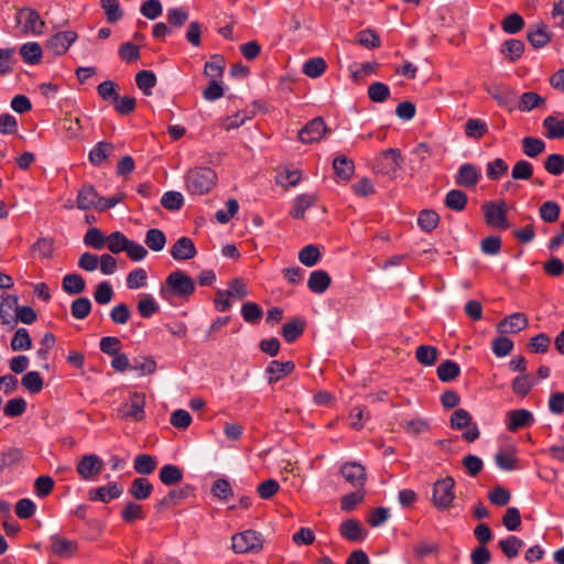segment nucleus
Returning <instances> with one entry per match:
<instances>
[{
    "label": "nucleus",
    "instance_id": "1",
    "mask_svg": "<svg viewBox=\"0 0 564 564\" xmlns=\"http://www.w3.org/2000/svg\"><path fill=\"white\" fill-rule=\"evenodd\" d=\"M194 291L195 284L191 276L176 270L167 275L164 285L160 289V294L165 300H171L174 296L187 299Z\"/></svg>",
    "mask_w": 564,
    "mask_h": 564
},
{
    "label": "nucleus",
    "instance_id": "2",
    "mask_svg": "<svg viewBox=\"0 0 564 564\" xmlns=\"http://www.w3.org/2000/svg\"><path fill=\"white\" fill-rule=\"evenodd\" d=\"M217 183V174L210 167L198 166L191 169L185 176V186L192 195L209 193Z\"/></svg>",
    "mask_w": 564,
    "mask_h": 564
},
{
    "label": "nucleus",
    "instance_id": "3",
    "mask_svg": "<svg viewBox=\"0 0 564 564\" xmlns=\"http://www.w3.org/2000/svg\"><path fill=\"white\" fill-rule=\"evenodd\" d=\"M263 542L261 533L248 529L231 536V549L236 554H254L263 549Z\"/></svg>",
    "mask_w": 564,
    "mask_h": 564
},
{
    "label": "nucleus",
    "instance_id": "4",
    "mask_svg": "<svg viewBox=\"0 0 564 564\" xmlns=\"http://www.w3.org/2000/svg\"><path fill=\"white\" fill-rule=\"evenodd\" d=\"M403 158L398 149H388L382 151L376 160L373 170L377 174L394 177L402 167Z\"/></svg>",
    "mask_w": 564,
    "mask_h": 564
},
{
    "label": "nucleus",
    "instance_id": "5",
    "mask_svg": "<svg viewBox=\"0 0 564 564\" xmlns=\"http://www.w3.org/2000/svg\"><path fill=\"white\" fill-rule=\"evenodd\" d=\"M451 427L458 431L467 429L462 437L468 443L476 441L480 435L477 424L473 423L470 413L465 409H457L453 412L451 416Z\"/></svg>",
    "mask_w": 564,
    "mask_h": 564
},
{
    "label": "nucleus",
    "instance_id": "6",
    "mask_svg": "<svg viewBox=\"0 0 564 564\" xmlns=\"http://www.w3.org/2000/svg\"><path fill=\"white\" fill-rule=\"evenodd\" d=\"M145 394L142 392H132L129 400L119 408V416L122 420L141 422L145 417Z\"/></svg>",
    "mask_w": 564,
    "mask_h": 564
},
{
    "label": "nucleus",
    "instance_id": "7",
    "mask_svg": "<svg viewBox=\"0 0 564 564\" xmlns=\"http://www.w3.org/2000/svg\"><path fill=\"white\" fill-rule=\"evenodd\" d=\"M485 221L488 226L498 229H508L507 205L505 200L486 202L481 206Z\"/></svg>",
    "mask_w": 564,
    "mask_h": 564
},
{
    "label": "nucleus",
    "instance_id": "8",
    "mask_svg": "<svg viewBox=\"0 0 564 564\" xmlns=\"http://www.w3.org/2000/svg\"><path fill=\"white\" fill-rule=\"evenodd\" d=\"M454 479L446 477L437 480L433 488V503L438 509H447L454 500Z\"/></svg>",
    "mask_w": 564,
    "mask_h": 564
},
{
    "label": "nucleus",
    "instance_id": "9",
    "mask_svg": "<svg viewBox=\"0 0 564 564\" xmlns=\"http://www.w3.org/2000/svg\"><path fill=\"white\" fill-rule=\"evenodd\" d=\"M17 22L21 25L23 33L26 34H41L45 28L39 12L30 8H24L18 12Z\"/></svg>",
    "mask_w": 564,
    "mask_h": 564
},
{
    "label": "nucleus",
    "instance_id": "10",
    "mask_svg": "<svg viewBox=\"0 0 564 564\" xmlns=\"http://www.w3.org/2000/svg\"><path fill=\"white\" fill-rule=\"evenodd\" d=\"M327 127L323 118L317 117L306 123L299 131V140L303 143L318 142L327 133Z\"/></svg>",
    "mask_w": 564,
    "mask_h": 564
},
{
    "label": "nucleus",
    "instance_id": "11",
    "mask_svg": "<svg viewBox=\"0 0 564 564\" xmlns=\"http://www.w3.org/2000/svg\"><path fill=\"white\" fill-rule=\"evenodd\" d=\"M76 39L77 34L74 31L58 32L47 41L46 50L56 56L64 55Z\"/></svg>",
    "mask_w": 564,
    "mask_h": 564
},
{
    "label": "nucleus",
    "instance_id": "12",
    "mask_svg": "<svg viewBox=\"0 0 564 564\" xmlns=\"http://www.w3.org/2000/svg\"><path fill=\"white\" fill-rule=\"evenodd\" d=\"M104 467L102 460L95 454L84 455L77 464L76 470L84 480L97 477Z\"/></svg>",
    "mask_w": 564,
    "mask_h": 564
},
{
    "label": "nucleus",
    "instance_id": "13",
    "mask_svg": "<svg viewBox=\"0 0 564 564\" xmlns=\"http://www.w3.org/2000/svg\"><path fill=\"white\" fill-rule=\"evenodd\" d=\"M50 551L58 557L69 558L77 553L78 544L74 540H69L59 534H54L51 536Z\"/></svg>",
    "mask_w": 564,
    "mask_h": 564
},
{
    "label": "nucleus",
    "instance_id": "14",
    "mask_svg": "<svg viewBox=\"0 0 564 564\" xmlns=\"http://www.w3.org/2000/svg\"><path fill=\"white\" fill-rule=\"evenodd\" d=\"M529 325V319L524 313H513L505 317L498 324V330L501 334H517L525 329Z\"/></svg>",
    "mask_w": 564,
    "mask_h": 564
},
{
    "label": "nucleus",
    "instance_id": "15",
    "mask_svg": "<svg viewBox=\"0 0 564 564\" xmlns=\"http://www.w3.org/2000/svg\"><path fill=\"white\" fill-rule=\"evenodd\" d=\"M123 492V488L118 482H109L106 486L90 489L88 498L91 501L109 502L112 499L119 498Z\"/></svg>",
    "mask_w": 564,
    "mask_h": 564
},
{
    "label": "nucleus",
    "instance_id": "16",
    "mask_svg": "<svg viewBox=\"0 0 564 564\" xmlns=\"http://www.w3.org/2000/svg\"><path fill=\"white\" fill-rule=\"evenodd\" d=\"M340 473L350 485L357 488L364 487L367 479L365 467L358 463L344 464Z\"/></svg>",
    "mask_w": 564,
    "mask_h": 564
},
{
    "label": "nucleus",
    "instance_id": "17",
    "mask_svg": "<svg viewBox=\"0 0 564 564\" xmlns=\"http://www.w3.org/2000/svg\"><path fill=\"white\" fill-rule=\"evenodd\" d=\"M173 259L177 261H185L193 259L197 251L193 240L188 237H182L175 241V243L171 247L170 250Z\"/></svg>",
    "mask_w": 564,
    "mask_h": 564
},
{
    "label": "nucleus",
    "instance_id": "18",
    "mask_svg": "<svg viewBox=\"0 0 564 564\" xmlns=\"http://www.w3.org/2000/svg\"><path fill=\"white\" fill-rule=\"evenodd\" d=\"M101 202V196L98 195L96 189L93 186H84L77 196V208L82 210L88 209H97L99 210V205Z\"/></svg>",
    "mask_w": 564,
    "mask_h": 564
},
{
    "label": "nucleus",
    "instance_id": "19",
    "mask_svg": "<svg viewBox=\"0 0 564 564\" xmlns=\"http://www.w3.org/2000/svg\"><path fill=\"white\" fill-rule=\"evenodd\" d=\"M480 171L473 164L460 165L456 175V184L463 187H473L480 180Z\"/></svg>",
    "mask_w": 564,
    "mask_h": 564
},
{
    "label": "nucleus",
    "instance_id": "20",
    "mask_svg": "<svg viewBox=\"0 0 564 564\" xmlns=\"http://www.w3.org/2000/svg\"><path fill=\"white\" fill-rule=\"evenodd\" d=\"M527 39L533 47L541 48L551 41V33L549 28L540 22L529 29Z\"/></svg>",
    "mask_w": 564,
    "mask_h": 564
},
{
    "label": "nucleus",
    "instance_id": "21",
    "mask_svg": "<svg viewBox=\"0 0 564 564\" xmlns=\"http://www.w3.org/2000/svg\"><path fill=\"white\" fill-rule=\"evenodd\" d=\"M191 494L192 488L189 486L173 489L158 502L156 509L159 511H163L173 506H176L184 501Z\"/></svg>",
    "mask_w": 564,
    "mask_h": 564
},
{
    "label": "nucleus",
    "instance_id": "22",
    "mask_svg": "<svg viewBox=\"0 0 564 564\" xmlns=\"http://www.w3.org/2000/svg\"><path fill=\"white\" fill-rule=\"evenodd\" d=\"M339 532L348 541H362L366 532L360 522L355 519H348L340 524Z\"/></svg>",
    "mask_w": 564,
    "mask_h": 564
},
{
    "label": "nucleus",
    "instance_id": "23",
    "mask_svg": "<svg viewBox=\"0 0 564 564\" xmlns=\"http://www.w3.org/2000/svg\"><path fill=\"white\" fill-rule=\"evenodd\" d=\"M508 430L511 432H516L519 429L529 426L533 422L532 413L523 409L508 412Z\"/></svg>",
    "mask_w": 564,
    "mask_h": 564
},
{
    "label": "nucleus",
    "instance_id": "24",
    "mask_svg": "<svg viewBox=\"0 0 564 564\" xmlns=\"http://www.w3.org/2000/svg\"><path fill=\"white\" fill-rule=\"evenodd\" d=\"M335 174L343 181H349L355 172V164L351 159L346 155H338L333 161Z\"/></svg>",
    "mask_w": 564,
    "mask_h": 564
},
{
    "label": "nucleus",
    "instance_id": "25",
    "mask_svg": "<svg viewBox=\"0 0 564 564\" xmlns=\"http://www.w3.org/2000/svg\"><path fill=\"white\" fill-rule=\"evenodd\" d=\"M295 366L292 361L281 362L273 360L269 364L267 372L270 375L269 382L273 383L293 372Z\"/></svg>",
    "mask_w": 564,
    "mask_h": 564
},
{
    "label": "nucleus",
    "instance_id": "26",
    "mask_svg": "<svg viewBox=\"0 0 564 564\" xmlns=\"http://www.w3.org/2000/svg\"><path fill=\"white\" fill-rule=\"evenodd\" d=\"M332 279L326 271H313L308 278V289L317 294L324 293L330 285Z\"/></svg>",
    "mask_w": 564,
    "mask_h": 564
},
{
    "label": "nucleus",
    "instance_id": "27",
    "mask_svg": "<svg viewBox=\"0 0 564 564\" xmlns=\"http://www.w3.org/2000/svg\"><path fill=\"white\" fill-rule=\"evenodd\" d=\"M317 200V195L315 193L302 194L299 195L293 203V209L291 210V216L295 219L304 218L305 210L313 206Z\"/></svg>",
    "mask_w": 564,
    "mask_h": 564
},
{
    "label": "nucleus",
    "instance_id": "28",
    "mask_svg": "<svg viewBox=\"0 0 564 564\" xmlns=\"http://www.w3.org/2000/svg\"><path fill=\"white\" fill-rule=\"evenodd\" d=\"M516 454L517 452L513 447L509 449L499 451L495 455V462L498 465V467L503 470H514L518 468V458Z\"/></svg>",
    "mask_w": 564,
    "mask_h": 564
},
{
    "label": "nucleus",
    "instance_id": "29",
    "mask_svg": "<svg viewBox=\"0 0 564 564\" xmlns=\"http://www.w3.org/2000/svg\"><path fill=\"white\" fill-rule=\"evenodd\" d=\"M113 145L109 142L101 141L97 143L89 152V161L93 165H101L112 153Z\"/></svg>",
    "mask_w": 564,
    "mask_h": 564
},
{
    "label": "nucleus",
    "instance_id": "30",
    "mask_svg": "<svg viewBox=\"0 0 564 564\" xmlns=\"http://www.w3.org/2000/svg\"><path fill=\"white\" fill-rule=\"evenodd\" d=\"M153 486L145 478H135L129 489L130 495L137 500H145L152 494Z\"/></svg>",
    "mask_w": 564,
    "mask_h": 564
},
{
    "label": "nucleus",
    "instance_id": "31",
    "mask_svg": "<svg viewBox=\"0 0 564 564\" xmlns=\"http://www.w3.org/2000/svg\"><path fill=\"white\" fill-rule=\"evenodd\" d=\"M468 198L460 189H452L445 196V206L455 212H462L466 208Z\"/></svg>",
    "mask_w": 564,
    "mask_h": 564
},
{
    "label": "nucleus",
    "instance_id": "32",
    "mask_svg": "<svg viewBox=\"0 0 564 564\" xmlns=\"http://www.w3.org/2000/svg\"><path fill=\"white\" fill-rule=\"evenodd\" d=\"M544 102L545 99L539 94L534 91H527L520 96L517 108L520 111H531L534 108L544 105Z\"/></svg>",
    "mask_w": 564,
    "mask_h": 564
},
{
    "label": "nucleus",
    "instance_id": "33",
    "mask_svg": "<svg viewBox=\"0 0 564 564\" xmlns=\"http://www.w3.org/2000/svg\"><path fill=\"white\" fill-rule=\"evenodd\" d=\"M487 132H488V126L481 119L469 118L465 123V134L469 139L479 140Z\"/></svg>",
    "mask_w": 564,
    "mask_h": 564
},
{
    "label": "nucleus",
    "instance_id": "34",
    "mask_svg": "<svg viewBox=\"0 0 564 564\" xmlns=\"http://www.w3.org/2000/svg\"><path fill=\"white\" fill-rule=\"evenodd\" d=\"M460 373L458 364L453 360H445L437 367V377L443 382L455 380Z\"/></svg>",
    "mask_w": 564,
    "mask_h": 564
},
{
    "label": "nucleus",
    "instance_id": "35",
    "mask_svg": "<svg viewBox=\"0 0 564 564\" xmlns=\"http://www.w3.org/2000/svg\"><path fill=\"white\" fill-rule=\"evenodd\" d=\"M42 53V47L36 42L25 43L20 50V54L24 62L32 65L41 62Z\"/></svg>",
    "mask_w": 564,
    "mask_h": 564
},
{
    "label": "nucleus",
    "instance_id": "36",
    "mask_svg": "<svg viewBox=\"0 0 564 564\" xmlns=\"http://www.w3.org/2000/svg\"><path fill=\"white\" fill-rule=\"evenodd\" d=\"M524 52V43L517 39L508 40L502 45V54L510 62L519 59Z\"/></svg>",
    "mask_w": 564,
    "mask_h": 564
},
{
    "label": "nucleus",
    "instance_id": "37",
    "mask_svg": "<svg viewBox=\"0 0 564 564\" xmlns=\"http://www.w3.org/2000/svg\"><path fill=\"white\" fill-rule=\"evenodd\" d=\"M144 242L150 250L159 252L164 249L166 237L162 230L152 228L147 231Z\"/></svg>",
    "mask_w": 564,
    "mask_h": 564
},
{
    "label": "nucleus",
    "instance_id": "38",
    "mask_svg": "<svg viewBox=\"0 0 564 564\" xmlns=\"http://www.w3.org/2000/svg\"><path fill=\"white\" fill-rule=\"evenodd\" d=\"M543 127L546 129V138L563 139L564 138V120H560L553 116H549L543 120Z\"/></svg>",
    "mask_w": 564,
    "mask_h": 564
},
{
    "label": "nucleus",
    "instance_id": "39",
    "mask_svg": "<svg viewBox=\"0 0 564 564\" xmlns=\"http://www.w3.org/2000/svg\"><path fill=\"white\" fill-rule=\"evenodd\" d=\"M133 467L140 475H150L156 468V460L149 454H140L134 458Z\"/></svg>",
    "mask_w": 564,
    "mask_h": 564
},
{
    "label": "nucleus",
    "instance_id": "40",
    "mask_svg": "<svg viewBox=\"0 0 564 564\" xmlns=\"http://www.w3.org/2000/svg\"><path fill=\"white\" fill-rule=\"evenodd\" d=\"M225 69V59L220 55L212 56L210 61L205 64L204 74L210 77L212 80H216L221 77Z\"/></svg>",
    "mask_w": 564,
    "mask_h": 564
},
{
    "label": "nucleus",
    "instance_id": "41",
    "mask_svg": "<svg viewBox=\"0 0 564 564\" xmlns=\"http://www.w3.org/2000/svg\"><path fill=\"white\" fill-rule=\"evenodd\" d=\"M379 68V63L368 62L364 64H355L350 66L351 76L356 83L361 82L365 77L376 74Z\"/></svg>",
    "mask_w": 564,
    "mask_h": 564
},
{
    "label": "nucleus",
    "instance_id": "42",
    "mask_svg": "<svg viewBox=\"0 0 564 564\" xmlns=\"http://www.w3.org/2000/svg\"><path fill=\"white\" fill-rule=\"evenodd\" d=\"M415 357L424 366H433L438 357V350L434 346L421 345L416 348Z\"/></svg>",
    "mask_w": 564,
    "mask_h": 564
},
{
    "label": "nucleus",
    "instance_id": "43",
    "mask_svg": "<svg viewBox=\"0 0 564 564\" xmlns=\"http://www.w3.org/2000/svg\"><path fill=\"white\" fill-rule=\"evenodd\" d=\"M522 150L527 156L535 158L544 152L545 143L539 138L525 137L522 139Z\"/></svg>",
    "mask_w": 564,
    "mask_h": 564
},
{
    "label": "nucleus",
    "instance_id": "44",
    "mask_svg": "<svg viewBox=\"0 0 564 564\" xmlns=\"http://www.w3.org/2000/svg\"><path fill=\"white\" fill-rule=\"evenodd\" d=\"M63 290L68 294H79L85 290V280L77 273L66 274L63 279Z\"/></svg>",
    "mask_w": 564,
    "mask_h": 564
},
{
    "label": "nucleus",
    "instance_id": "45",
    "mask_svg": "<svg viewBox=\"0 0 564 564\" xmlns=\"http://www.w3.org/2000/svg\"><path fill=\"white\" fill-rule=\"evenodd\" d=\"M160 480L167 486L180 482L183 478L182 470L175 465H164L160 470Z\"/></svg>",
    "mask_w": 564,
    "mask_h": 564
},
{
    "label": "nucleus",
    "instance_id": "46",
    "mask_svg": "<svg viewBox=\"0 0 564 564\" xmlns=\"http://www.w3.org/2000/svg\"><path fill=\"white\" fill-rule=\"evenodd\" d=\"M402 427L411 436H417L430 431V423L422 417H414L403 423Z\"/></svg>",
    "mask_w": 564,
    "mask_h": 564
},
{
    "label": "nucleus",
    "instance_id": "47",
    "mask_svg": "<svg viewBox=\"0 0 564 564\" xmlns=\"http://www.w3.org/2000/svg\"><path fill=\"white\" fill-rule=\"evenodd\" d=\"M22 386L32 394L39 393L43 389V379L37 371H30L21 379Z\"/></svg>",
    "mask_w": 564,
    "mask_h": 564
},
{
    "label": "nucleus",
    "instance_id": "48",
    "mask_svg": "<svg viewBox=\"0 0 564 564\" xmlns=\"http://www.w3.org/2000/svg\"><path fill=\"white\" fill-rule=\"evenodd\" d=\"M326 67V62L322 57H315L304 63L303 73L311 78H317L324 74Z\"/></svg>",
    "mask_w": 564,
    "mask_h": 564
},
{
    "label": "nucleus",
    "instance_id": "49",
    "mask_svg": "<svg viewBox=\"0 0 564 564\" xmlns=\"http://www.w3.org/2000/svg\"><path fill=\"white\" fill-rule=\"evenodd\" d=\"M522 545L523 542L514 535H510L507 539H503L499 542L501 551L508 558L516 557L519 554V551L522 547Z\"/></svg>",
    "mask_w": 564,
    "mask_h": 564
},
{
    "label": "nucleus",
    "instance_id": "50",
    "mask_svg": "<svg viewBox=\"0 0 564 564\" xmlns=\"http://www.w3.org/2000/svg\"><path fill=\"white\" fill-rule=\"evenodd\" d=\"M252 115H253L252 112H249L247 110L238 111L234 116L225 118L221 121L220 127L226 131L236 129V128L240 127L241 124H243L247 120L251 119Z\"/></svg>",
    "mask_w": 564,
    "mask_h": 564
},
{
    "label": "nucleus",
    "instance_id": "51",
    "mask_svg": "<svg viewBox=\"0 0 564 564\" xmlns=\"http://www.w3.org/2000/svg\"><path fill=\"white\" fill-rule=\"evenodd\" d=\"M368 97L373 102H383L390 97L388 85L375 82L368 87Z\"/></svg>",
    "mask_w": 564,
    "mask_h": 564
},
{
    "label": "nucleus",
    "instance_id": "52",
    "mask_svg": "<svg viewBox=\"0 0 564 564\" xmlns=\"http://www.w3.org/2000/svg\"><path fill=\"white\" fill-rule=\"evenodd\" d=\"M540 217L549 224L557 221L561 213L560 205L555 202L549 200L541 205L540 209Z\"/></svg>",
    "mask_w": 564,
    "mask_h": 564
},
{
    "label": "nucleus",
    "instance_id": "53",
    "mask_svg": "<svg viewBox=\"0 0 564 564\" xmlns=\"http://www.w3.org/2000/svg\"><path fill=\"white\" fill-rule=\"evenodd\" d=\"M100 4L108 22L115 23L122 18L123 12L118 0H100Z\"/></svg>",
    "mask_w": 564,
    "mask_h": 564
},
{
    "label": "nucleus",
    "instance_id": "54",
    "mask_svg": "<svg viewBox=\"0 0 564 564\" xmlns=\"http://www.w3.org/2000/svg\"><path fill=\"white\" fill-rule=\"evenodd\" d=\"M107 237L102 234L99 228H90L84 237L85 245L101 250L106 246Z\"/></svg>",
    "mask_w": 564,
    "mask_h": 564
},
{
    "label": "nucleus",
    "instance_id": "55",
    "mask_svg": "<svg viewBox=\"0 0 564 564\" xmlns=\"http://www.w3.org/2000/svg\"><path fill=\"white\" fill-rule=\"evenodd\" d=\"M417 223L423 230L430 232L437 227L440 216L434 210L425 209L420 213Z\"/></svg>",
    "mask_w": 564,
    "mask_h": 564
},
{
    "label": "nucleus",
    "instance_id": "56",
    "mask_svg": "<svg viewBox=\"0 0 564 564\" xmlns=\"http://www.w3.org/2000/svg\"><path fill=\"white\" fill-rule=\"evenodd\" d=\"M135 83L145 95H150L156 84V77L151 70H141L135 76Z\"/></svg>",
    "mask_w": 564,
    "mask_h": 564
},
{
    "label": "nucleus",
    "instance_id": "57",
    "mask_svg": "<svg viewBox=\"0 0 564 564\" xmlns=\"http://www.w3.org/2000/svg\"><path fill=\"white\" fill-rule=\"evenodd\" d=\"M18 297L8 295L2 299L0 303V318L4 324H10L12 321V312H15Z\"/></svg>",
    "mask_w": 564,
    "mask_h": 564
},
{
    "label": "nucleus",
    "instance_id": "58",
    "mask_svg": "<svg viewBox=\"0 0 564 564\" xmlns=\"http://www.w3.org/2000/svg\"><path fill=\"white\" fill-rule=\"evenodd\" d=\"M31 346L32 339L29 332L25 328H19L11 340L12 350H28Z\"/></svg>",
    "mask_w": 564,
    "mask_h": 564
},
{
    "label": "nucleus",
    "instance_id": "59",
    "mask_svg": "<svg viewBox=\"0 0 564 564\" xmlns=\"http://www.w3.org/2000/svg\"><path fill=\"white\" fill-rule=\"evenodd\" d=\"M319 259L321 252L315 245L304 247L299 253V260L306 267L315 265Z\"/></svg>",
    "mask_w": 564,
    "mask_h": 564
},
{
    "label": "nucleus",
    "instance_id": "60",
    "mask_svg": "<svg viewBox=\"0 0 564 564\" xmlns=\"http://www.w3.org/2000/svg\"><path fill=\"white\" fill-rule=\"evenodd\" d=\"M128 238L120 231L107 236L106 246L112 253H119L127 248Z\"/></svg>",
    "mask_w": 564,
    "mask_h": 564
},
{
    "label": "nucleus",
    "instance_id": "61",
    "mask_svg": "<svg viewBox=\"0 0 564 564\" xmlns=\"http://www.w3.org/2000/svg\"><path fill=\"white\" fill-rule=\"evenodd\" d=\"M123 521L131 523L135 520H142L144 518V511L142 506L135 502H128L121 511Z\"/></svg>",
    "mask_w": 564,
    "mask_h": 564
},
{
    "label": "nucleus",
    "instance_id": "62",
    "mask_svg": "<svg viewBox=\"0 0 564 564\" xmlns=\"http://www.w3.org/2000/svg\"><path fill=\"white\" fill-rule=\"evenodd\" d=\"M138 311L142 317L149 318L159 311V305L150 294H144L138 302Z\"/></svg>",
    "mask_w": 564,
    "mask_h": 564
},
{
    "label": "nucleus",
    "instance_id": "63",
    "mask_svg": "<svg viewBox=\"0 0 564 564\" xmlns=\"http://www.w3.org/2000/svg\"><path fill=\"white\" fill-rule=\"evenodd\" d=\"M501 26L506 33L516 34L523 29L524 21L520 14L512 13L503 19Z\"/></svg>",
    "mask_w": 564,
    "mask_h": 564
},
{
    "label": "nucleus",
    "instance_id": "64",
    "mask_svg": "<svg viewBox=\"0 0 564 564\" xmlns=\"http://www.w3.org/2000/svg\"><path fill=\"white\" fill-rule=\"evenodd\" d=\"M544 167L552 175H561L564 172V155L550 154L544 162Z\"/></svg>",
    "mask_w": 564,
    "mask_h": 564
}]
</instances>
